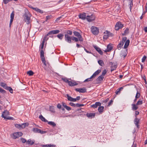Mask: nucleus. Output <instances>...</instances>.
<instances>
[{
    "label": "nucleus",
    "instance_id": "f257e3e1",
    "mask_svg": "<svg viewBox=\"0 0 147 147\" xmlns=\"http://www.w3.org/2000/svg\"><path fill=\"white\" fill-rule=\"evenodd\" d=\"M72 31L71 30H67L65 34V40L68 43H72L71 40L74 41L76 42L78 41V39L74 36H70L69 35H71L72 34Z\"/></svg>",
    "mask_w": 147,
    "mask_h": 147
},
{
    "label": "nucleus",
    "instance_id": "f03ea898",
    "mask_svg": "<svg viewBox=\"0 0 147 147\" xmlns=\"http://www.w3.org/2000/svg\"><path fill=\"white\" fill-rule=\"evenodd\" d=\"M60 31L59 30H53L49 32L48 34L45 35L43 38L42 42H45L46 40H47L48 39V38H47V36L52 34H55L58 33Z\"/></svg>",
    "mask_w": 147,
    "mask_h": 147
},
{
    "label": "nucleus",
    "instance_id": "7ed1b4c3",
    "mask_svg": "<svg viewBox=\"0 0 147 147\" xmlns=\"http://www.w3.org/2000/svg\"><path fill=\"white\" fill-rule=\"evenodd\" d=\"M31 16V15L29 12L25 13L24 15V20L27 24H29L30 23Z\"/></svg>",
    "mask_w": 147,
    "mask_h": 147
},
{
    "label": "nucleus",
    "instance_id": "20e7f679",
    "mask_svg": "<svg viewBox=\"0 0 147 147\" xmlns=\"http://www.w3.org/2000/svg\"><path fill=\"white\" fill-rule=\"evenodd\" d=\"M9 115V112L7 110H5V111L3 112L2 114V117L4 118L5 119L13 120V118L11 117H8V115Z\"/></svg>",
    "mask_w": 147,
    "mask_h": 147
},
{
    "label": "nucleus",
    "instance_id": "39448f33",
    "mask_svg": "<svg viewBox=\"0 0 147 147\" xmlns=\"http://www.w3.org/2000/svg\"><path fill=\"white\" fill-rule=\"evenodd\" d=\"M23 134L22 132H16L11 135V137L13 139H16L22 136Z\"/></svg>",
    "mask_w": 147,
    "mask_h": 147
},
{
    "label": "nucleus",
    "instance_id": "423d86ee",
    "mask_svg": "<svg viewBox=\"0 0 147 147\" xmlns=\"http://www.w3.org/2000/svg\"><path fill=\"white\" fill-rule=\"evenodd\" d=\"M91 30L92 33L95 35H97L99 32L98 28L94 26H92L91 27Z\"/></svg>",
    "mask_w": 147,
    "mask_h": 147
},
{
    "label": "nucleus",
    "instance_id": "0eeeda50",
    "mask_svg": "<svg viewBox=\"0 0 147 147\" xmlns=\"http://www.w3.org/2000/svg\"><path fill=\"white\" fill-rule=\"evenodd\" d=\"M1 85L5 89L9 90L11 93H12L13 92V90L12 88L9 86H7V85L5 83L3 82H1Z\"/></svg>",
    "mask_w": 147,
    "mask_h": 147
},
{
    "label": "nucleus",
    "instance_id": "6e6552de",
    "mask_svg": "<svg viewBox=\"0 0 147 147\" xmlns=\"http://www.w3.org/2000/svg\"><path fill=\"white\" fill-rule=\"evenodd\" d=\"M104 34H105L103 37L104 40H106L110 36H112L113 35L112 33L107 30L104 32Z\"/></svg>",
    "mask_w": 147,
    "mask_h": 147
},
{
    "label": "nucleus",
    "instance_id": "1a4fd4ad",
    "mask_svg": "<svg viewBox=\"0 0 147 147\" xmlns=\"http://www.w3.org/2000/svg\"><path fill=\"white\" fill-rule=\"evenodd\" d=\"M73 33L75 36L78 37L77 38L78 39V41L79 40L80 42H82L83 41V38L80 33L77 31H75L73 32Z\"/></svg>",
    "mask_w": 147,
    "mask_h": 147
},
{
    "label": "nucleus",
    "instance_id": "9d476101",
    "mask_svg": "<svg viewBox=\"0 0 147 147\" xmlns=\"http://www.w3.org/2000/svg\"><path fill=\"white\" fill-rule=\"evenodd\" d=\"M127 37H126L123 38L122 40L120 42L117 46V48L119 50L121 49Z\"/></svg>",
    "mask_w": 147,
    "mask_h": 147
},
{
    "label": "nucleus",
    "instance_id": "9b49d317",
    "mask_svg": "<svg viewBox=\"0 0 147 147\" xmlns=\"http://www.w3.org/2000/svg\"><path fill=\"white\" fill-rule=\"evenodd\" d=\"M123 26V25L121 22H117L115 27V29L116 30H118L119 29L122 28Z\"/></svg>",
    "mask_w": 147,
    "mask_h": 147
},
{
    "label": "nucleus",
    "instance_id": "f8f14e48",
    "mask_svg": "<svg viewBox=\"0 0 147 147\" xmlns=\"http://www.w3.org/2000/svg\"><path fill=\"white\" fill-rule=\"evenodd\" d=\"M95 16L93 14H91V16H86V19L89 22H92L95 19Z\"/></svg>",
    "mask_w": 147,
    "mask_h": 147
},
{
    "label": "nucleus",
    "instance_id": "ddd939ff",
    "mask_svg": "<svg viewBox=\"0 0 147 147\" xmlns=\"http://www.w3.org/2000/svg\"><path fill=\"white\" fill-rule=\"evenodd\" d=\"M32 131L34 133H40L42 134H44L46 133V131H42L41 129L37 128H34L32 129Z\"/></svg>",
    "mask_w": 147,
    "mask_h": 147
},
{
    "label": "nucleus",
    "instance_id": "4468645a",
    "mask_svg": "<svg viewBox=\"0 0 147 147\" xmlns=\"http://www.w3.org/2000/svg\"><path fill=\"white\" fill-rule=\"evenodd\" d=\"M75 90L77 92H78L81 93H84L86 92V89L85 88H76L75 89Z\"/></svg>",
    "mask_w": 147,
    "mask_h": 147
},
{
    "label": "nucleus",
    "instance_id": "2eb2a0df",
    "mask_svg": "<svg viewBox=\"0 0 147 147\" xmlns=\"http://www.w3.org/2000/svg\"><path fill=\"white\" fill-rule=\"evenodd\" d=\"M79 18L83 20H85L86 18V13H80L79 15Z\"/></svg>",
    "mask_w": 147,
    "mask_h": 147
},
{
    "label": "nucleus",
    "instance_id": "dca6fc26",
    "mask_svg": "<svg viewBox=\"0 0 147 147\" xmlns=\"http://www.w3.org/2000/svg\"><path fill=\"white\" fill-rule=\"evenodd\" d=\"M69 85L71 86H75L77 85L78 84V83L74 81H69L68 83Z\"/></svg>",
    "mask_w": 147,
    "mask_h": 147
},
{
    "label": "nucleus",
    "instance_id": "f3484780",
    "mask_svg": "<svg viewBox=\"0 0 147 147\" xmlns=\"http://www.w3.org/2000/svg\"><path fill=\"white\" fill-rule=\"evenodd\" d=\"M66 96H65V97L67 98L68 100L72 102H75L76 100L74 99V98L71 97L68 94H67Z\"/></svg>",
    "mask_w": 147,
    "mask_h": 147
},
{
    "label": "nucleus",
    "instance_id": "a211bd4d",
    "mask_svg": "<svg viewBox=\"0 0 147 147\" xmlns=\"http://www.w3.org/2000/svg\"><path fill=\"white\" fill-rule=\"evenodd\" d=\"M101 105V103L99 102H95L94 104L91 105V107L95 108L97 107L98 106H100Z\"/></svg>",
    "mask_w": 147,
    "mask_h": 147
},
{
    "label": "nucleus",
    "instance_id": "6ab92c4d",
    "mask_svg": "<svg viewBox=\"0 0 147 147\" xmlns=\"http://www.w3.org/2000/svg\"><path fill=\"white\" fill-rule=\"evenodd\" d=\"M104 77L100 75L96 79V81L97 82V83H100L101 81H102Z\"/></svg>",
    "mask_w": 147,
    "mask_h": 147
},
{
    "label": "nucleus",
    "instance_id": "aec40b11",
    "mask_svg": "<svg viewBox=\"0 0 147 147\" xmlns=\"http://www.w3.org/2000/svg\"><path fill=\"white\" fill-rule=\"evenodd\" d=\"M86 115L88 118H94L95 116V114L94 113H87Z\"/></svg>",
    "mask_w": 147,
    "mask_h": 147
},
{
    "label": "nucleus",
    "instance_id": "412c9836",
    "mask_svg": "<svg viewBox=\"0 0 147 147\" xmlns=\"http://www.w3.org/2000/svg\"><path fill=\"white\" fill-rule=\"evenodd\" d=\"M94 47L95 49H96V51H97L100 55H102L103 54V52L101 50L100 48L96 46H94Z\"/></svg>",
    "mask_w": 147,
    "mask_h": 147
},
{
    "label": "nucleus",
    "instance_id": "4be33fe9",
    "mask_svg": "<svg viewBox=\"0 0 147 147\" xmlns=\"http://www.w3.org/2000/svg\"><path fill=\"white\" fill-rule=\"evenodd\" d=\"M100 72L101 70L100 69H98L91 76L93 78H94L98 75Z\"/></svg>",
    "mask_w": 147,
    "mask_h": 147
},
{
    "label": "nucleus",
    "instance_id": "5701e85b",
    "mask_svg": "<svg viewBox=\"0 0 147 147\" xmlns=\"http://www.w3.org/2000/svg\"><path fill=\"white\" fill-rule=\"evenodd\" d=\"M134 122L136 125L137 127L138 128H139V125L138 124L139 122V120L137 118H136L134 120Z\"/></svg>",
    "mask_w": 147,
    "mask_h": 147
},
{
    "label": "nucleus",
    "instance_id": "b1692460",
    "mask_svg": "<svg viewBox=\"0 0 147 147\" xmlns=\"http://www.w3.org/2000/svg\"><path fill=\"white\" fill-rule=\"evenodd\" d=\"M35 141L34 140H32L31 139H29L26 142V144L32 145L34 144Z\"/></svg>",
    "mask_w": 147,
    "mask_h": 147
},
{
    "label": "nucleus",
    "instance_id": "393cba45",
    "mask_svg": "<svg viewBox=\"0 0 147 147\" xmlns=\"http://www.w3.org/2000/svg\"><path fill=\"white\" fill-rule=\"evenodd\" d=\"M125 41H125V43L124 46V48L125 49L127 48L128 47L130 42V41L129 40H126Z\"/></svg>",
    "mask_w": 147,
    "mask_h": 147
},
{
    "label": "nucleus",
    "instance_id": "a878e982",
    "mask_svg": "<svg viewBox=\"0 0 147 147\" xmlns=\"http://www.w3.org/2000/svg\"><path fill=\"white\" fill-rule=\"evenodd\" d=\"M40 57L41 60L45 59L44 56V52L43 50H41L40 51Z\"/></svg>",
    "mask_w": 147,
    "mask_h": 147
},
{
    "label": "nucleus",
    "instance_id": "bb28decb",
    "mask_svg": "<svg viewBox=\"0 0 147 147\" xmlns=\"http://www.w3.org/2000/svg\"><path fill=\"white\" fill-rule=\"evenodd\" d=\"M39 118L43 121L45 122H48V121L47 120V119H46L42 115H40Z\"/></svg>",
    "mask_w": 147,
    "mask_h": 147
},
{
    "label": "nucleus",
    "instance_id": "cd10ccee",
    "mask_svg": "<svg viewBox=\"0 0 147 147\" xmlns=\"http://www.w3.org/2000/svg\"><path fill=\"white\" fill-rule=\"evenodd\" d=\"M127 54L126 52L125 51H122L121 53L120 54L121 57H123L124 58H125Z\"/></svg>",
    "mask_w": 147,
    "mask_h": 147
},
{
    "label": "nucleus",
    "instance_id": "c85d7f7f",
    "mask_svg": "<svg viewBox=\"0 0 147 147\" xmlns=\"http://www.w3.org/2000/svg\"><path fill=\"white\" fill-rule=\"evenodd\" d=\"M117 68V65H115L114 64H112V66L111 67V71H112L115 70Z\"/></svg>",
    "mask_w": 147,
    "mask_h": 147
},
{
    "label": "nucleus",
    "instance_id": "c756f323",
    "mask_svg": "<svg viewBox=\"0 0 147 147\" xmlns=\"http://www.w3.org/2000/svg\"><path fill=\"white\" fill-rule=\"evenodd\" d=\"M137 105L136 104H132V109L134 111L136 110L138 108V107L137 106Z\"/></svg>",
    "mask_w": 147,
    "mask_h": 147
},
{
    "label": "nucleus",
    "instance_id": "7c9ffc66",
    "mask_svg": "<svg viewBox=\"0 0 147 147\" xmlns=\"http://www.w3.org/2000/svg\"><path fill=\"white\" fill-rule=\"evenodd\" d=\"M104 107L103 106H100L98 107V110L100 113H102L103 111Z\"/></svg>",
    "mask_w": 147,
    "mask_h": 147
},
{
    "label": "nucleus",
    "instance_id": "2f4dec72",
    "mask_svg": "<svg viewBox=\"0 0 147 147\" xmlns=\"http://www.w3.org/2000/svg\"><path fill=\"white\" fill-rule=\"evenodd\" d=\"M41 60L45 65V66L44 67V68H45V69H46V67H47V66H48L49 65V63H48L47 64L46 63V61L45 60V59Z\"/></svg>",
    "mask_w": 147,
    "mask_h": 147
},
{
    "label": "nucleus",
    "instance_id": "473e14b6",
    "mask_svg": "<svg viewBox=\"0 0 147 147\" xmlns=\"http://www.w3.org/2000/svg\"><path fill=\"white\" fill-rule=\"evenodd\" d=\"M41 60L45 65V66L44 67V68H45V69H46V67H47V66H48L49 65V63H48L47 64L46 63V61L45 60V59Z\"/></svg>",
    "mask_w": 147,
    "mask_h": 147
},
{
    "label": "nucleus",
    "instance_id": "72a5a7b5",
    "mask_svg": "<svg viewBox=\"0 0 147 147\" xmlns=\"http://www.w3.org/2000/svg\"><path fill=\"white\" fill-rule=\"evenodd\" d=\"M123 88L122 87H120L118 89L116 90L115 91V93L116 94H119L120 92V91Z\"/></svg>",
    "mask_w": 147,
    "mask_h": 147
},
{
    "label": "nucleus",
    "instance_id": "f704fd0d",
    "mask_svg": "<svg viewBox=\"0 0 147 147\" xmlns=\"http://www.w3.org/2000/svg\"><path fill=\"white\" fill-rule=\"evenodd\" d=\"M28 123H24L21 125V129H23L25 128L26 126H28Z\"/></svg>",
    "mask_w": 147,
    "mask_h": 147
},
{
    "label": "nucleus",
    "instance_id": "c9c22d12",
    "mask_svg": "<svg viewBox=\"0 0 147 147\" xmlns=\"http://www.w3.org/2000/svg\"><path fill=\"white\" fill-rule=\"evenodd\" d=\"M48 123L49 125H51L53 127H54L56 125L55 123L53 121H48Z\"/></svg>",
    "mask_w": 147,
    "mask_h": 147
},
{
    "label": "nucleus",
    "instance_id": "e433bc0d",
    "mask_svg": "<svg viewBox=\"0 0 147 147\" xmlns=\"http://www.w3.org/2000/svg\"><path fill=\"white\" fill-rule=\"evenodd\" d=\"M41 146H42L43 147H51V146H56V145L54 144H47L46 145H40Z\"/></svg>",
    "mask_w": 147,
    "mask_h": 147
},
{
    "label": "nucleus",
    "instance_id": "4c0bfd02",
    "mask_svg": "<svg viewBox=\"0 0 147 147\" xmlns=\"http://www.w3.org/2000/svg\"><path fill=\"white\" fill-rule=\"evenodd\" d=\"M129 33V30L128 28H127L125 30L124 33L122 34L123 36H125L126 34H128Z\"/></svg>",
    "mask_w": 147,
    "mask_h": 147
},
{
    "label": "nucleus",
    "instance_id": "58836bf2",
    "mask_svg": "<svg viewBox=\"0 0 147 147\" xmlns=\"http://www.w3.org/2000/svg\"><path fill=\"white\" fill-rule=\"evenodd\" d=\"M34 10L41 13H43V11L40 10V9L37 8H34Z\"/></svg>",
    "mask_w": 147,
    "mask_h": 147
},
{
    "label": "nucleus",
    "instance_id": "ea45409f",
    "mask_svg": "<svg viewBox=\"0 0 147 147\" xmlns=\"http://www.w3.org/2000/svg\"><path fill=\"white\" fill-rule=\"evenodd\" d=\"M93 78L92 76H91L90 78H88L86 79L84 81V82H88L89 81H91L93 80Z\"/></svg>",
    "mask_w": 147,
    "mask_h": 147
},
{
    "label": "nucleus",
    "instance_id": "a19ab883",
    "mask_svg": "<svg viewBox=\"0 0 147 147\" xmlns=\"http://www.w3.org/2000/svg\"><path fill=\"white\" fill-rule=\"evenodd\" d=\"M52 17L51 15L47 16L46 18L45 22H47L48 20H49L50 19L52 18Z\"/></svg>",
    "mask_w": 147,
    "mask_h": 147
},
{
    "label": "nucleus",
    "instance_id": "79ce46f5",
    "mask_svg": "<svg viewBox=\"0 0 147 147\" xmlns=\"http://www.w3.org/2000/svg\"><path fill=\"white\" fill-rule=\"evenodd\" d=\"M98 64L101 66H103L104 65L103 61L102 60H98Z\"/></svg>",
    "mask_w": 147,
    "mask_h": 147
},
{
    "label": "nucleus",
    "instance_id": "37998d69",
    "mask_svg": "<svg viewBox=\"0 0 147 147\" xmlns=\"http://www.w3.org/2000/svg\"><path fill=\"white\" fill-rule=\"evenodd\" d=\"M129 1L130 10L131 11V7L133 6V0H129Z\"/></svg>",
    "mask_w": 147,
    "mask_h": 147
},
{
    "label": "nucleus",
    "instance_id": "c03bdc74",
    "mask_svg": "<svg viewBox=\"0 0 147 147\" xmlns=\"http://www.w3.org/2000/svg\"><path fill=\"white\" fill-rule=\"evenodd\" d=\"M107 49H108L109 52L113 49V47L110 45H108L107 47Z\"/></svg>",
    "mask_w": 147,
    "mask_h": 147
},
{
    "label": "nucleus",
    "instance_id": "a18cd8bd",
    "mask_svg": "<svg viewBox=\"0 0 147 147\" xmlns=\"http://www.w3.org/2000/svg\"><path fill=\"white\" fill-rule=\"evenodd\" d=\"M142 101L141 99H140L137 102L136 104L137 105H140L142 104Z\"/></svg>",
    "mask_w": 147,
    "mask_h": 147
},
{
    "label": "nucleus",
    "instance_id": "49530a36",
    "mask_svg": "<svg viewBox=\"0 0 147 147\" xmlns=\"http://www.w3.org/2000/svg\"><path fill=\"white\" fill-rule=\"evenodd\" d=\"M27 74L29 76H32L33 75L34 72L30 70L27 72Z\"/></svg>",
    "mask_w": 147,
    "mask_h": 147
},
{
    "label": "nucleus",
    "instance_id": "de8ad7c7",
    "mask_svg": "<svg viewBox=\"0 0 147 147\" xmlns=\"http://www.w3.org/2000/svg\"><path fill=\"white\" fill-rule=\"evenodd\" d=\"M63 36V35L62 34H59L57 35V37L61 40Z\"/></svg>",
    "mask_w": 147,
    "mask_h": 147
},
{
    "label": "nucleus",
    "instance_id": "09e8293b",
    "mask_svg": "<svg viewBox=\"0 0 147 147\" xmlns=\"http://www.w3.org/2000/svg\"><path fill=\"white\" fill-rule=\"evenodd\" d=\"M107 71L106 69H104L102 72V74L101 75L102 76L104 77V76L107 73Z\"/></svg>",
    "mask_w": 147,
    "mask_h": 147
},
{
    "label": "nucleus",
    "instance_id": "8fccbe9b",
    "mask_svg": "<svg viewBox=\"0 0 147 147\" xmlns=\"http://www.w3.org/2000/svg\"><path fill=\"white\" fill-rule=\"evenodd\" d=\"M140 97V93L137 91L136 93V95L135 96V98H139Z\"/></svg>",
    "mask_w": 147,
    "mask_h": 147
},
{
    "label": "nucleus",
    "instance_id": "3c124183",
    "mask_svg": "<svg viewBox=\"0 0 147 147\" xmlns=\"http://www.w3.org/2000/svg\"><path fill=\"white\" fill-rule=\"evenodd\" d=\"M20 140L23 143H24L25 142L26 143L27 141H26V140L25 138H20Z\"/></svg>",
    "mask_w": 147,
    "mask_h": 147
},
{
    "label": "nucleus",
    "instance_id": "603ef678",
    "mask_svg": "<svg viewBox=\"0 0 147 147\" xmlns=\"http://www.w3.org/2000/svg\"><path fill=\"white\" fill-rule=\"evenodd\" d=\"M62 79L65 82L67 83H69V81L68 80L67 78H62Z\"/></svg>",
    "mask_w": 147,
    "mask_h": 147
},
{
    "label": "nucleus",
    "instance_id": "864d4df0",
    "mask_svg": "<svg viewBox=\"0 0 147 147\" xmlns=\"http://www.w3.org/2000/svg\"><path fill=\"white\" fill-rule=\"evenodd\" d=\"M14 16V12L13 11L11 14L10 17L11 19H13Z\"/></svg>",
    "mask_w": 147,
    "mask_h": 147
},
{
    "label": "nucleus",
    "instance_id": "5fc2aeb1",
    "mask_svg": "<svg viewBox=\"0 0 147 147\" xmlns=\"http://www.w3.org/2000/svg\"><path fill=\"white\" fill-rule=\"evenodd\" d=\"M15 126L16 128L20 129H21L20 124H16L15 125Z\"/></svg>",
    "mask_w": 147,
    "mask_h": 147
},
{
    "label": "nucleus",
    "instance_id": "6e6d98bb",
    "mask_svg": "<svg viewBox=\"0 0 147 147\" xmlns=\"http://www.w3.org/2000/svg\"><path fill=\"white\" fill-rule=\"evenodd\" d=\"M84 105L77 103L76 104V107H80L83 106Z\"/></svg>",
    "mask_w": 147,
    "mask_h": 147
},
{
    "label": "nucleus",
    "instance_id": "4d7b16f0",
    "mask_svg": "<svg viewBox=\"0 0 147 147\" xmlns=\"http://www.w3.org/2000/svg\"><path fill=\"white\" fill-rule=\"evenodd\" d=\"M146 58V56L145 55H144L142 58V62L143 63L144 62Z\"/></svg>",
    "mask_w": 147,
    "mask_h": 147
},
{
    "label": "nucleus",
    "instance_id": "13d9d810",
    "mask_svg": "<svg viewBox=\"0 0 147 147\" xmlns=\"http://www.w3.org/2000/svg\"><path fill=\"white\" fill-rule=\"evenodd\" d=\"M50 111L53 112H55L54 109L53 107H50L49 108Z\"/></svg>",
    "mask_w": 147,
    "mask_h": 147
},
{
    "label": "nucleus",
    "instance_id": "bf43d9fd",
    "mask_svg": "<svg viewBox=\"0 0 147 147\" xmlns=\"http://www.w3.org/2000/svg\"><path fill=\"white\" fill-rule=\"evenodd\" d=\"M65 108L67 110L69 111L71 109V107H69L67 106H65Z\"/></svg>",
    "mask_w": 147,
    "mask_h": 147
},
{
    "label": "nucleus",
    "instance_id": "052dcab7",
    "mask_svg": "<svg viewBox=\"0 0 147 147\" xmlns=\"http://www.w3.org/2000/svg\"><path fill=\"white\" fill-rule=\"evenodd\" d=\"M44 43L45 42H42V43L41 45V50H42L43 49Z\"/></svg>",
    "mask_w": 147,
    "mask_h": 147
},
{
    "label": "nucleus",
    "instance_id": "680f3d73",
    "mask_svg": "<svg viewBox=\"0 0 147 147\" xmlns=\"http://www.w3.org/2000/svg\"><path fill=\"white\" fill-rule=\"evenodd\" d=\"M10 1H11L10 0H3V3L5 4H7Z\"/></svg>",
    "mask_w": 147,
    "mask_h": 147
},
{
    "label": "nucleus",
    "instance_id": "e2e57ef3",
    "mask_svg": "<svg viewBox=\"0 0 147 147\" xmlns=\"http://www.w3.org/2000/svg\"><path fill=\"white\" fill-rule=\"evenodd\" d=\"M69 104L70 105H71V106L73 107H76V104L72 103V102H70L69 103Z\"/></svg>",
    "mask_w": 147,
    "mask_h": 147
},
{
    "label": "nucleus",
    "instance_id": "0e129e2a",
    "mask_svg": "<svg viewBox=\"0 0 147 147\" xmlns=\"http://www.w3.org/2000/svg\"><path fill=\"white\" fill-rule=\"evenodd\" d=\"M63 16V15H62L60 17H59V18H57L56 20V21H57L58 20H60V19L61 18H62V17Z\"/></svg>",
    "mask_w": 147,
    "mask_h": 147
},
{
    "label": "nucleus",
    "instance_id": "69168bd1",
    "mask_svg": "<svg viewBox=\"0 0 147 147\" xmlns=\"http://www.w3.org/2000/svg\"><path fill=\"white\" fill-rule=\"evenodd\" d=\"M5 91L3 89H2L0 87V92H1V93H5Z\"/></svg>",
    "mask_w": 147,
    "mask_h": 147
},
{
    "label": "nucleus",
    "instance_id": "338daca9",
    "mask_svg": "<svg viewBox=\"0 0 147 147\" xmlns=\"http://www.w3.org/2000/svg\"><path fill=\"white\" fill-rule=\"evenodd\" d=\"M80 98V96H78L76 97V98H74V99L76 100H76H79Z\"/></svg>",
    "mask_w": 147,
    "mask_h": 147
},
{
    "label": "nucleus",
    "instance_id": "774afa93",
    "mask_svg": "<svg viewBox=\"0 0 147 147\" xmlns=\"http://www.w3.org/2000/svg\"><path fill=\"white\" fill-rule=\"evenodd\" d=\"M113 101L112 100H111L109 102L108 106H109L113 103Z\"/></svg>",
    "mask_w": 147,
    "mask_h": 147
}]
</instances>
